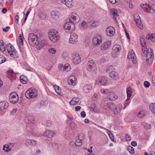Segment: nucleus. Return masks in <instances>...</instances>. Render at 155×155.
Returning <instances> with one entry per match:
<instances>
[{
  "label": "nucleus",
  "mask_w": 155,
  "mask_h": 155,
  "mask_svg": "<svg viewBox=\"0 0 155 155\" xmlns=\"http://www.w3.org/2000/svg\"><path fill=\"white\" fill-rule=\"evenodd\" d=\"M69 20L70 22H66L64 25V29H75V24L79 21L80 18L77 14L73 12L70 15Z\"/></svg>",
  "instance_id": "f257e3e1"
},
{
  "label": "nucleus",
  "mask_w": 155,
  "mask_h": 155,
  "mask_svg": "<svg viewBox=\"0 0 155 155\" xmlns=\"http://www.w3.org/2000/svg\"><path fill=\"white\" fill-rule=\"evenodd\" d=\"M142 54L143 56L146 57L147 64L150 65H151L153 60V50L150 48H147V49L142 48Z\"/></svg>",
  "instance_id": "f03ea898"
},
{
  "label": "nucleus",
  "mask_w": 155,
  "mask_h": 155,
  "mask_svg": "<svg viewBox=\"0 0 155 155\" xmlns=\"http://www.w3.org/2000/svg\"><path fill=\"white\" fill-rule=\"evenodd\" d=\"M48 34L49 39L54 42H55L59 38L58 32L55 30H51Z\"/></svg>",
  "instance_id": "7ed1b4c3"
},
{
  "label": "nucleus",
  "mask_w": 155,
  "mask_h": 155,
  "mask_svg": "<svg viewBox=\"0 0 155 155\" xmlns=\"http://www.w3.org/2000/svg\"><path fill=\"white\" fill-rule=\"evenodd\" d=\"M25 95L28 99L33 98L37 96V91L35 89L30 88L26 91Z\"/></svg>",
  "instance_id": "20e7f679"
},
{
  "label": "nucleus",
  "mask_w": 155,
  "mask_h": 155,
  "mask_svg": "<svg viewBox=\"0 0 155 155\" xmlns=\"http://www.w3.org/2000/svg\"><path fill=\"white\" fill-rule=\"evenodd\" d=\"M28 40L29 43L31 45L34 46L37 43L38 38L37 35L33 33L29 34L28 36Z\"/></svg>",
  "instance_id": "39448f33"
},
{
  "label": "nucleus",
  "mask_w": 155,
  "mask_h": 155,
  "mask_svg": "<svg viewBox=\"0 0 155 155\" xmlns=\"http://www.w3.org/2000/svg\"><path fill=\"white\" fill-rule=\"evenodd\" d=\"M102 36L99 34H97L94 36L92 42L94 45H99L102 42Z\"/></svg>",
  "instance_id": "423d86ee"
},
{
  "label": "nucleus",
  "mask_w": 155,
  "mask_h": 155,
  "mask_svg": "<svg viewBox=\"0 0 155 155\" xmlns=\"http://www.w3.org/2000/svg\"><path fill=\"white\" fill-rule=\"evenodd\" d=\"M80 55L77 53H73L72 54V62L75 64H78L81 61Z\"/></svg>",
  "instance_id": "0eeeda50"
},
{
  "label": "nucleus",
  "mask_w": 155,
  "mask_h": 155,
  "mask_svg": "<svg viewBox=\"0 0 155 155\" xmlns=\"http://www.w3.org/2000/svg\"><path fill=\"white\" fill-rule=\"evenodd\" d=\"M78 36L75 33L72 32L71 33L69 42L72 44H76L78 42Z\"/></svg>",
  "instance_id": "6e6552de"
},
{
  "label": "nucleus",
  "mask_w": 155,
  "mask_h": 155,
  "mask_svg": "<svg viewBox=\"0 0 155 155\" xmlns=\"http://www.w3.org/2000/svg\"><path fill=\"white\" fill-rule=\"evenodd\" d=\"M122 105L121 104H119L116 106L114 105V107L113 108V111L115 115H117L120 113L122 109Z\"/></svg>",
  "instance_id": "1a4fd4ad"
},
{
  "label": "nucleus",
  "mask_w": 155,
  "mask_h": 155,
  "mask_svg": "<svg viewBox=\"0 0 155 155\" xmlns=\"http://www.w3.org/2000/svg\"><path fill=\"white\" fill-rule=\"evenodd\" d=\"M47 43V41L45 39H43L40 42L38 40L37 43L35 45H36L37 48L38 49L40 50L44 46L46 45Z\"/></svg>",
  "instance_id": "9d476101"
},
{
  "label": "nucleus",
  "mask_w": 155,
  "mask_h": 155,
  "mask_svg": "<svg viewBox=\"0 0 155 155\" xmlns=\"http://www.w3.org/2000/svg\"><path fill=\"white\" fill-rule=\"evenodd\" d=\"M127 57L128 59H131L134 64H135L136 63V61L135 60L136 56L134 51L132 50L128 53Z\"/></svg>",
  "instance_id": "9b49d317"
},
{
  "label": "nucleus",
  "mask_w": 155,
  "mask_h": 155,
  "mask_svg": "<svg viewBox=\"0 0 155 155\" xmlns=\"http://www.w3.org/2000/svg\"><path fill=\"white\" fill-rule=\"evenodd\" d=\"M134 18L138 27L140 29H141V28L142 26V25L140 23L141 20L139 15L137 14H135L134 16Z\"/></svg>",
  "instance_id": "f8f14e48"
},
{
  "label": "nucleus",
  "mask_w": 155,
  "mask_h": 155,
  "mask_svg": "<svg viewBox=\"0 0 155 155\" xmlns=\"http://www.w3.org/2000/svg\"><path fill=\"white\" fill-rule=\"evenodd\" d=\"M95 65L94 64L93 61L92 60L89 61L87 66V70L89 71H90L92 70H94L95 68Z\"/></svg>",
  "instance_id": "ddd939ff"
},
{
  "label": "nucleus",
  "mask_w": 155,
  "mask_h": 155,
  "mask_svg": "<svg viewBox=\"0 0 155 155\" xmlns=\"http://www.w3.org/2000/svg\"><path fill=\"white\" fill-rule=\"evenodd\" d=\"M111 41H107L101 45V49L102 50H105L110 48L111 45Z\"/></svg>",
  "instance_id": "4468645a"
},
{
  "label": "nucleus",
  "mask_w": 155,
  "mask_h": 155,
  "mask_svg": "<svg viewBox=\"0 0 155 155\" xmlns=\"http://www.w3.org/2000/svg\"><path fill=\"white\" fill-rule=\"evenodd\" d=\"M61 2L68 8H71L74 5L73 0H61Z\"/></svg>",
  "instance_id": "2eb2a0df"
},
{
  "label": "nucleus",
  "mask_w": 155,
  "mask_h": 155,
  "mask_svg": "<svg viewBox=\"0 0 155 155\" xmlns=\"http://www.w3.org/2000/svg\"><path fill=\"white\" fill-rule=\"evenodd\" d=\"M76 80L77 78L74 76H71L68 78V82L69 84L74 86L75 84Z\"/></svg>",
  "instance_id": "dca6fc26"
},
{
  "label": "nucleus",
  "mask_w": 155,
  "mask_h": 155,
  "mask_svg": "<svg viewBox=\"0 0 155 155\" xmlns=\"http://www.w3.org/2000/svg\"><path fill=\"white\" fill-rule=\"evenodd\" d=\"M37 143L36 140H33L27 139L25 140V146L28 147L30 145L35 146Z\"/></svg>",
  "instance_id": "f3484780"
},
{
  "label": "nucleus",
  "mask_w": 155,
  "mask_h": 155,
  "mask_svg": "<svg viewBox=\"0 0 155 155\" xmlns=\"http://www.w3.org/2000/svg\"><path fill=\"white\" fill-rule=\"evenodd\" d=\"M109 76L110 77L114 80L117 81L118 78V74L115 71H111L109 73Z\"/></svg>",
  "instance_id": "a211bd4d"
},
{
  "label": "nucleus",
  "mask_w": 155,
  "mask_h": 155,
  "mask_svg": "<svg viewBox=\"0 0 155 155\" xmlns=\"http://www.w3.org/2000/svg\"><path fill=\"white\" fill-rule=\"evenodd\" d=\"M60 13L58 11H53L51 13V17L54 19H58L59 18Z\"/></svg>",
  "instance_id": "6ab92c4d"
},
{
  "label": "nucleus",
  "mask_w": 155,
  "mask_h": 155,
  "mask_svg": "<svg viewBox=\"0 0 155 155\" xmlns=\"http://www.w3.org/2000/svg\"><path fill=\"white\" fill-rule=\"evenodd\" d=\"M9 106L8 103L5 101L0 102V110H2L7 109Z\"/></svg>",
  "instance_id": "aec40b11"
},
{
  "label": "nucleus",
  "mask_w": 155,
  "mask_h": 155,
  "mask_svg": "<svg viewBox=\"0 0 155 155\" xmlns=\"http://www.w3.org/2000/svg\"><path fill=\"white\" fill-rule=\"evenodd\" d=\"M92 87L91 85L88 84L84 85L83 87V89L84 93H87L91 91Z\"/></svg>",
  "instance_id": "412c9836"
},
{
  "label": "nucleus",
  "mask_w": 155,
  "mask_h": 155,
  "mask_svg": "<svg viewBox=\"0 0 155 155\" xmlns=\"http://www.w3.org/2000/svg\"><path fill=\"white\" fill-rule=\"evenodd\" d=\"M98 83L99 84L105 86L107 84V80L105 77H102L99 80Z\"/></svg>",
  "instance_id": "4be33fe9"
},
{
  "label": "nucleus",
  "mask_w": 155,
  "mask_h": 155,
  "mask_svg": "<svg viewBox=\"0 0 155 155\" xmlns=\"http://www.w3.org/2000/svg\"><path fill=\"white\" fill-rule=\"evenodd\" d=\"M54 134L53 131L46 130L43 134V135L47 137L51 138L52 137Z\"/></svg>",
  "instance_id": "5701e85b"
},
{
  "label": "nucleus",
  "mask_w": 155,
  "mask_h": 155,
  "mask_svg": "<svg viewBox=\"0 0 155 155\" xmlns=\"http://www.w3.org/2000/svg\"><path fill=\"white\" fill-rule=\"evenodd\" d=\"M6 49L8 51V53L10 52H14V51H16V50L14 48L13 46L10 44H8L6 45Z\"/></svg>",
  "instance_id": "b1692460"
},
{
  "label": "nucleus",
  "mask_w": 155,
  "mask_h": 155,
  "mask_svg": "<svg viewBox=\"0 0 155 155\" xmlns=\"http://www.w3.org/2000/svg\"><path fill=\"white\" fill-rule=\"evenodd\" d=\"M120 49V46L118 44H116L113 48V53H117Z\"/></svg>",
  "instance_id": "393cba45"
},
{
  "label": "nucleus",
  "mask_w": 155,
  "mask_h": 155,
  "mask_svg": "<svg viewBox=\"0 0 155 155\" xmlns=\"http://www.w3.org/2000/svg\"><path fill=\"white\" fill-rule=\"evenodd\" d=\"M80 101V98L78 97L73 98L70 101V104L72 105L77 104Z\"/></svg>",
  "instance_id": "a878e982"
},
{
  "label": "nucleus",
  "mask_w": 155,
  "mask_h": 155,
  "mask_svg": "<svg viewBox=\"0 0 155 155\" xmlns=\"http://www.w3.org/2000/svg\"><path fill=\"white\" fill-rule=\"evenodd\" d=\"M118 97L117 95H115L113 93H110L109 95L108 96L107 99H109L110 101L115 100L117 99Z\"/></svg>",
  "instance_id": "bb28decb"
},
{
  "label": "nucleus",
  "mask_w": 155,
  "mask_h": 155,
  "mask_svg": "<svg viewBox=\"0 0 155 155\" xmlns=\"http://www.w3.org/2000/svg\"><path fill=\"white\" fill-rule=\"evenodd\" d=\"M19 97L18 95L16 92H12L11 93L9 96V99H13L15 98V101H16L17 98Z\"/></svg>",
  "instance_id": "cd10ccee"
},
{
  "label": "nucleus",
  "mask_w": 155,
  "mask_h": 155,
  "mask_svg": "<svg viewBox=\"0 0 155 155\" xmlns=\"http://www.w3.org/2000/svg\"><path fill=\"white\" fill-rule=\"evenodd\" d=\"M106 33L108 36H112L115 33V30H106Z\"/></svg>",
  "instance_id": "c85d7f7f"
},
{
  "label": "nucleus",
  "mask_w": 155,
  "mask_h": 155,
  "mask_svg": "<svg viewBox=\"0 0 155 155\" xmlns=\"http://www.w3.org/2000/svg\"><path fill=\"white\" fill-rule=\"evenodd\" d=\"M38 16L41 19L45 20L47 18V15L44 12H40L39 13Z\"/></svg>",
  "instance_id": "c756f323"
},
{
  "label": "nucleus",
  "mask_w": 155,
  "mask_h": 155,
  "mask_svg": "<svg viewBox=\"0 0 155 155\" xmlns=\"http://www.w3.org/2000/svg\"><path fill=\"white\" fill-rule=\"evenodd\" d=\"M53 87L57 94L60 95H61L62 94V93L61 91L60 88L58 86L55 85L53 86Z\"/></svg>",
  "instance_id": "7c9ffc66"
},
{
  "label": "nucleus",
  "mask_w": 155,
  "mask_h": 155,
  "mask_svg": "<svg viewBox=\"0 0 155 155\" xmlns=\"http://www.w3.org/2000/svg\"><path fill=\"white\" fill-rule=\"evenodd\" d=\"M20 81L23 84H26L28 81L27 77L24 75H21L20 77Z\"/></svg>",
  "instance_id": "2f4dec72"
},
{
  "label": "nucleus",
  "mask_w": 155,
  "mask_h": 155,
  "mask_svg": "<svg viewBox=\"0 0 155 155\" xmlns=\"http://www.w3.org/2000/svg\"><path fill=\"white\" fill-rule=\"evenodd\" d=\"M140 42L142 47V49L144 48V49H147L146 45V42L144 38H141L140 39Z\"/></svg>",
  "instance_id": "473e14b6"
},
{
  "label": "nucleus",
  "mask_w": 155,
  "mask_h": 155,
  "mask_svg": "<svg viewBox=\"0 0 155 155\" xmlns=\"http://www.w3.org/2000/svg\"><path fill=\"white\" fill-rule=\"evenodd\" d=\"M89 26L90 28H91V27H95L98 25V22L96 21H91L90 22H88Z\"/></svg>",
  "instance_id": "72a5a7b5"
},
{
  "label": "nucleus",
  "mask_w": 155,
  "mask_h": 155,
  "mask_svg": "<svg viewBox=\"0 0 155 155\" xmlns=\"http://www.w3.org/2000/svg\"><path fill=\"white\" fill-rule=\"evenodd\" d=\"M83 138H81V139H78L76 140L75 143V146L78 147L81 146L82 144V141L81 140Z\"/></svg>",
  "instance_id": "f704fd0d"
},
{
  "label": "nucleus",
  "mask_w": 155,
  "mask_h": 155,
  "mask_svg": "<svg viewBox=\"0 0 155 155\" xmlns=\"http://www.w3.org/2000/svg\"><path fill=\"white\" fill-rule=\"evenodd\" d=\"M150 108L151 111L155 114V104L151 103L150 105Z\"/></svg>",
  "instance_id": "c9c22d12"
},
{
  "label": "nucleus",
  "mask_w": 155,
  "mask_h": 155,
  "mask_svg": "<svg viewBox=\"0 0 155 155\" xmlns=\"http://www.w3.org/2000/svg\"><path fill=\"white\" fill-rule=\"evenodd\" d=\"M62 66L63 67V70L65 71H68L70 69V66L68 64H65L64 66L63 65Z\"/></svg>",
  "instance_id": "e433bc0d"
},
{
  "label": "nucleus",
  "mask_w": 155,
  "mask_h": 155,
  "mask_svg": "<svg viewBox=\"0 0 155 155\" xmlns=\"http://www.w3.org/2000/svg\"><path fill=\"white\" fill-rule=\"evenodd\" d=\"M110 12L114 16H118V15L117 10L114 8H113L110 10Z\"/></svg>",
  "instance_id": "4c0bfd02"
},
{
  "label": "nucleus",
  "mask_w": 155,
  "mask_h": 155,
  "mask_svg": "<svg viewBox=\"0 0 155 155\" xmlns=\"http://www.w3.org/2000/svg\"><path fill=\"white\" fill-rule=\"evenodd\" d=\"M8 54L11 57L13 58H16L18 57V55L16 51H14V52H10Z\"/></svg>",
  "instance_id": "58836bf2"
},
{
  "label": "nucleus",
  "mask_w": 155,
  "mask_h": 155,
  "mask_svg": "<svg viewBox=\"0 0 155 155\" xmlns=\"http://www.w3.org/2000/svg\"><path fill=\"white\" fill-rule=\"evenodd\" d=\"M69 127L71 129L74 130L76 128L77 126L74 122L72 121L70 124Z\"/></svg>",
  "instance_id": "ea45409f"
},
{
  "label": "nucleus",
  "mask_w": 155,
  "mask_h": 155,
  "mask_svg": "<svg viewBox=\"0 0 155 155\" xmlns=\"http://www.w3.org/2000/svg\"><path fill=\"white\" fill-rule=\"evenodd\" d=\"M33 121V118L31 117L27 118L25 120V122L27 124H31Z\"/></svg>",
  "instance_id": "a19ab883"
},
{
  "label": "nucleus",
  "mask_w": 155,
  "mask_h": 155,
  "mask_svg": "<svg viewBox=\"0 0 155 155\" xmlns=\"http://www.w3.org/2000/svg\"><path fill=\"white\" fill-rule=\"evenodd\" d=\"M107 133L108 134L110 139L113 141H114V137L113 134L111 133L108 130L107 131Z\"/></svg>",
  "instance_id": "79ce46f5"
},
{
  "label": "nucleus",
  "mask_w": 155,
  "mask_h": 155,
  "mask_svg": "<svg viewBox=\"0 0 155 155\" xmlns=\"http://www.w3.org/2000/svg\"><path fill=\"white\" fill-rule=\"evenodd\" d=\"M21 34H20L19 35V39H20L19 42L21 45H23V38H24V37H23V34L22 31H21Z\"/></svg>",
  "instance_id": "37998d69"
},
{
  "label": "nucleus",
  "mask_w": 155,
  "mask_h": 155,
  "mask_svg": "<svg viewBox=\"0 0 155 155\" xmlns=\"http://www.w3.org/2000/svg\"><path fill=\"white\" fill-rule=\"evenodd\" d=\"M8 76L11 78L13 77L15 75V73L13 70H11L8 71Z\"/></svg>",
  "instance_id": "c03bdc74"
},
{
  "label": "nucleus",
  "mask_w": 155,
  "mask_h": 155,
  "mask_svg": "<svg viewBox=\"0 0 155 155\" xmlns=\"http://www.w3.org/2000/svg\"><path fill=\"white\" fill-rule=\"evenodd\" d=\"M127 149L130 153L131 154H134V148L131 146H129L128 147Z\"/></svg>",
  "instance_id": "a18cd8bd"
},
{
  "label": "nucleus",
  "mask_w": 155,
  "mask_h": 155,
  "mask_svg": "<svg viewBox=\"0 0 155 155\" xmlns=\"http://www.w3.org/2000/svg\"><path fill=\"white\" fill-rule=\"evenodd\" d=\"M6 60L5 58L2 55H0V64L5 62Z\"/></svg>",
  "instance_id": "49530a36"
},
{
  "label": "nucleus",
  "mask_w": 155,
  "mask_h": 155,
  "mask_svg": "<svg viewBox=\"0 0 155 155\" xmlns=\"http://www.w3.org/2000/svg\"><path fill=\"white\" fill-rule=\"evenodd\" d=\"M15 98H13V99H10L9 100L10 102L12 103V104H15L16 103H17L18 100H19V97L18 98H17V100H16V101H15Z\"/></svg>",
  "instance_id": "de8ad7c7"
},
{
  "label": "nucleus",
  "mask_w": 155,
  "mask_h": 155,
  "mask_svg": "<svg viewBox=\"0 0 155 155\" xmlns=\"http://www.w3.org/2000/svg\"><path fill=\"white\" fill-rule=\"evenodd\" d=\"M81 25L84 28H87V26H89V24L88 22L87 23L85 21H83L82 23H81Z\"/></svg>",
  "instance_id": "09e8293b"
},
{
  "label": "nucleus",
  "mask_w": 155,
  "mask_h": 155,
  "mask_svg": "<svg viewBox=\"0 0 155 155\" xmlns=\"http://www.w3.org/2000/svg\"><path fill=\"white\" fill-rule=\"evenodd\" d=\"M114 104L111 102H110L108 105V106L107 107V108H109L110 109H112L114 107Z\"/></svg>",
  "instance_id": "8fccbe9b"
},
{
  "label": "nucleus",
  "mask_w": 155,
  "mask_h": 155,
  "mask_svg": "<svg viewBox=\"0 0 155 155\" xmlns=\"http://www.w3.org/2000/svg\"><path fill=\"white\" fill-rule=\"evenodd\" d=\"M127 96L128 97H130L131 96L132 92L131 91L129 90L128 88H127Z\"/></svg>",
  "instance_id": "3c124183"
},
{
  "label": "nucleus",
  "mask_w": 155,
  "mask_h": 155,
  "mask_svg": "<svg viewBox=\"0 0 155 155\" xmlns=\"http://www.w3.org/2000/svg\"><path fill=\"white\" fill-rule=\"evenodd\" d=\"M150 40L153 42H155V34H152L150 35Z\"/></svg>",
  "instance_id": "603ef678"
},
{
  "label": "nucleus",
  "mask_w": 155,
  "mask_h": 155,
  "mask_svg": "<svg viewBox=\"0 0 155 155\" xmlns=\"http://www.w3.org/2000/svg\"><path fill=\"white\" fill-rule=\"evenodd\" d=\"M48 51L49 53H52V54H54L56 52V50L53 48H50L48 50Z\"/></svg>",
  "instance_id": "864d4df0"
},
{
  "label": "nucleus",
  "mask_w": 155,
  "mask_h": 155,
  "mask_svg": "<svg viewBox=\"0 0 155 155\" xmlns=\"http://www.w3.org/2000/svg\"><path fill=\"white\" fill-rule=\"evenodd\" d=\"M144 86L146 88H148L150 86V84L149 82L145 81L144 83Z\"/></svg>",
  "instance_id": "5fc2aeb1"
},
{
  "label": "nucleus",
  "mask_w": 155,
  "mask_h": 155,
  "mask_svg": "<svg viewBox=\"0 0 155 155\" xmlns=\"http://www.w3.org/2000/svg\"><path fill=\"white\" fill-rule=\"evenodd\" d=\"M150 8L151 10H152L153 12H155V5L152 4L151 5Z\"/></svg>",
  "instance_id": "6e6d98bb"
},
{
  "label": "nucleus",
  "mask_w": 155,
  "mask_h": 155,
  "mask_svg": "<svg viewBox=\"0 0 155 155\" xmlns=\"http://www.w3.org/2000/svg\"><path fill=\"white\" fill-rule=\"evenodd\" d=\"M144 116V114L141 111L139 112L137 114V116L139 118H141Z\"/></svg>",
  "instance_id": "4d7b16f0"
},
{
  "label": "nucleus",
  "mask_w": 155,
  "mask_h": 155,
  "mask_svg": "<svg viewBox=\"0 0 155 155\" xmlns=\"http://www.w3.org/2000/svg\"><path fill=\"white\" fill-rule=\"evenodd\" d=\"M110 102H109L107 100H106L104 101L103 104L105 108H107V107L108 106Z\"/></svg>",
  "instance_id": "13d9d810"
},
{
  "label": "nucleus",
  "mask_w": 155,
  "mask_h": 155,
  "mask_svg": "<svg viewBox=\"0 0 155 155\" xmlns=\"http://www.w3.org/2000/svg\"><path fill=\"white\" fill-rule=\"evenodd\" d=\"M47 127H51L52 125V123L50 120H48L46 123Z\"/></svg>",
  "instance_id": "bf43d9fd"
},
{
  "label": "nucleus",
  "mask_w": 155,
  "mask_h": 155,
  "mask_svg": "<svg viewBox=\"0 0 155 155\" xmlns=\"http://www.w3.org/2000/svg\"><path fill=\"white\" fill-rule=\"evenodd\" d=\"M101 92L104 94H107L109 92V91L107 90L103 89L101 90Z\"/></svg>",
  "instance_id": "052dcab7"
},
{
  "label": "nucleus",
  "mask_w": 155,
  "mask_h": 155,
  "mask_svg": "<svg viewBox=\"0 0 155 155\" xmlns=\"http://www.w3.org/2000/svg\"><path fill=\"white\" fill-rule=\"evenodd\" d=\"M125 138L126 140L128 141H130L131 140V137L128 134H127L126 135Z\"/></svg>",
  "instance_id": "680f3d73"
},
{
  "label": "nucleus",
  "mask_w": 155,
  "mask_h": 155,
  "mask_svg": "<svg viewBox=\"0 0 155 155\" xmlns=\"http://www.w3.org/2000/svg\"><path fill=\"white\" fill-rule=\"evenodd\" d=\"M9 148V147L8 146H7L6 145H5L3 146V150H5L7 152H8L9 150H8V148Z\"/></svg>",
  "instance_id": "e2e57ef3"
},
{
  "label": "nucleus",
  "mask_w": 155,
  "mask_h": 155,
  "mask_svg": "<svg viewBox=\"0 0 155 155\" xmlns=\"http://www.w3.org/2000/svg\"><path fill=\"white\" fill-rule=\"evenodd\" d=\"M81 117L82 118L86 116V113L84 111H82L81 113Z\"/></svg>",
  "instance_id": "0e129e2a"
},
{
  "label": "nucleus",
  "mask_w": 155,
  "mask_h": 155,
  "mask_svg": "<svg viewBox=\"0 0 155 155\" xmlns=\"http://www.w3.org/2000/svg\"><path fill=\"white\" fill-rule=\"evenodd\" d=\"M19 19V16L18 15H16L15 16V19L16 23L18 24V21Z\"/></svg>",
  "instance_id": "69168bd1"
},
{
  "label": "nucleus",
  "mask_w": 155,
  "mask_h": 155,
  "mask_svg": "<svg viewBox=\"0 0 155 155\" xmlns=\"http://www.w3.org/2000/svg\"><path fill=\"white\" fill-rule=\"evenodd\" d=\"M0 50L2 51L3 52L5 50V48L4 46H0Z\"/></svg>",
  "instance_id": "338daca9"
},
{
  "label": "nucleus",
  "mask_w": 155,
  "mask_h": 155,
  "mask_svg": "<svg viewBox=\"0 0 155 155\" xmlns=\"http://www.w3.org/2000/svg\"><path fill=\"white\" fill-rule=\"evenodd\" d=\"M16 112V110L15 109H13L12 110L11 112V114L12 115H13L15 114Z\"/></svg>",
  "instance_id": "774afa93"
}]
</instances>
